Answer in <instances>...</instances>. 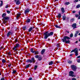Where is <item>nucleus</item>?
<instances>
[{
  "label": "nucleus",
  "instance_id": "obj_1",
  "mask_svg": "<svg viewBox=\"0 0 80 80\" xmlns=\"http://www.w3.org/2000/svg\"><path fill=\"white\" fill-rule=\"evenodd\" d=\"M53 34V32H51L49 33H48V32H46L44 33V38L45 39H47L49 37H50V36H51V35H52Z\"/></svg>",
  "mask_w": 80,
  "mask_h": 80
},
{
  "label": "nucleus",
  "instance_id": "obj_2",
  "mask_svg": "<svg viewBox=\"0 0 80 80\" xmlns=\"http://www.w3.org/2000/svg\"><path fill=\"white\" fill-rule=\"evenodd\" d=\"M70 38L69 37L67 36H64L63 38L62 39V40L63 42H65L66 43H70V40H68L67 41V40H70Z\"/></svg>",
  "mask_w": 80,
  "mask_h": 80
},
{
  "label": "nucleus",
  "instance_id": "obj_3",
  "mask_svg": "<svg viewBox=\"0 0 80 80\" xmlns=\"http://www.w3.org/2000/svg\"><path fill=\"white\" fill-rule=\"evenodd\" d=\"M72 52H74L75 55L76 56H78V50L77 49V48H75L74 49L72 50L71 52V53H72Z\"/></svg>",
  "mask_w": 80,
  "mask_h": 80
},
{
  "label": "nucleus",
  "instance_id": "obj_4",
  "mask_svg": "<svg viewBox=\"0 0 80 80\" xmlns=\"http://www.w3.org/2000/svg\"><path fill=\"white\" fill-rule=\"evenodd\" d=\"M71 68L72 70L73 71H74V72L76 71V70H77V67L75 65H72L71 66Z\"/></svg>",
  "mask_w": 80,
  "mask_h": 80
},
{
  "label": "nucleus",
  "instance_id": "obj_5",
  "mask_svg": "<svg viewBox=\"0 0 80 80\" xmlns=\"http://www.w3.org/2000/svg\"><path fill=\"white\" fill-rule=\"evenodd\" d=\"M19 45H20L19 44H17L16 45V46L12 48L13 50H14V51H17V48L19 47Z\"/></svg>",
  "mask_w": 80,
  "mask_h": 80
},
{
  "label": "nucleus",
  "instance_id": "obj_6",
  "mask_svg": "<svg viewBox=\"0 0 80 80\" xmlns=\"http://www.w3.org/2000/svg\"><path fill=\"white\" fill-rule=\"evenodd\" d=\"M73 74H74V72L72 71H71L69 72V75L70 77H74Z\"/></svg>",
  "mask_w": 80,
  "mask_h": 80
},
{
  "label": "nucleus",
  "instance_id": "obj_7",
  "mask_svg": "<svg viewBox=\"0 0 80 80\" xmlns=\"http://www.w3.org/2000/svg\"><path fill=\"white\" fill-rule=\"evenodd\" d=\"M72 27H73V29H74V28H77V24H76V23L73 24L72 25Z\"/></svg>",
  "mask_w": 80,
  "mask_h": 80
},
{
  "label": "nucleus",
  "instance_id": "obj_8",
  "mask_svg": "<svg viewBox=\"0 0 80 80\" xmlns=\"http://www.w3.org/2000/svg\"><path fill=\"white\" fill-rule=\"evenodd\" d=\"M13 32L11 31H9L7 34V37H9L10 34H12Z\"/></svg>",
  "mask_w": 80,
  "mask_h": 80
},
{
  "label": "nucleus",
  "instance_id": "obj_9",
  "mask_svg": "<svg viewBox=\"0 0 80 80\" xmlns=\"http://www.w3.org/2000/svg\"><path fill=\"white\" fill-rule=\"evenodd\" d=\"M29 12H30V10L28 9H26L25 10V11L24 12V13L25 14H26V13H29Z\"/></svg>",
  "mask_w": 80,
  "mask_h": 80
},
{
  "label": "nucleus",
  "instance_id": "obj_10",
  "mask_svg": "<svg viewBox=\"0 0 80 80\" xmlns=\"http://www.w3.org/2000/svg\"><path fill=\"white\" fill-rule=\"evenodd\" d=\"M45 49H43L42 50L41 52V54L42 55H43L44 53H45Z\"/></svg>",
  "mask_w": 80,
  "mask_h": 80
},
{
  "label": "nucleus",
  "instance_id": "obj_11",
  "mask_svg": "<svg viewBox=\"0 0 80 80\" xmlns=\"http://www.w3.org/2000/svg\"><path fill=\"white\" fill-rule=\"evenodd\" d=\"M61 10L62 13H63L65 12V9H64V8H61Z\"/></svg>",
  "mask_w": 80,
  "mask_h": 80
},
{
  "label": "nucleus",
  "instance_id": "obj_12",
  "mask_svg": "<svg viewBox=\"0 0 80 80\" xmlns=\"http://www.w3.org/2000/svg\"><path fill=\"white\" fill-rule=\"evenodd\" d=\"M26 62H30V63H32V60L29 59H28L27 60H26Z\"/></svg>",
  "mask_w": 80,
  "mask_h": 80
},
{
  "label": "nucleus",
  "instance_id": "obj_13",
  "mask_svg": "<svg viewBox=\"0 0 80 80\" xmlns=\"http://www.w3.org/2000/svg\"><path fill=\"white\" fill-rule=\"evenodd\" d=\"M16 4L17 5H19L20 4V1L19 0H18L16 2Z\"/></svg>",
  "mask_w": 80,
  "mask_h": 80
},
{
  "label": "nucleus",
  "instance_id": "obj_14",
  "mask_svg": "<svg viewBox=\"0 0 80 80\" xmlns=\"http://www.w3.org/2000/svg\"><path fill=\"white\" fill-rule=\"evenodd\" d=\"M33 27H32L30 28H29L28 30V32H31V31H32V30H33Z\"/></svg>",
  "mask_w": 80,
  "mask_h": 80
},
{
  "label": "nucleus",
  "instance_id": "obj_15",
  "mask_svg": "<svg viewBox=\"0 0 80 80\" xmlns=\"http://www.w3.org/2000/svg\"><path fill=\"white\" fill-rule=\"evenodd\" d=\"M20 15H21V14H20V13L17 14V18H19V17H20Z\"/></svg>",
  "mask_w": 80,
  "mask_h": 80
},
{
  "label": "nucleus",
  "instance_id": "obj_16",
  "mask_svg": "<svg viewBox=\"0 0 80 80\" xmlns=\"http://www.w3.org/2000/svg\"><path fill=\"white\" fill-rule=\"evenodd\" d=\"M31 60L32 61V62H34V63H35V59H34V58H32L31 59Z\"/></svg>",
  "mask_w": 80,
  "mask_h": 80
},
{
  "label": "nucleus",
  "instance_id": "obj_17",
  "mask_svg": "<svg viewBox=\"0 0 80 80\" xmlns=\"http://www.w3.org/2000/svg\"><path fill=\"white\" fill-rule=\"evenodd\" d=\"M42 57L40 56H39V58H38V60L39 61H40V60H42Z\"/></svg>",
  "mask_w": 80,
  "mask_h": 80
},
{
  "label": "nucleus",
  "instance_id": "obj_18",
  "mask_svg": "<svg viewBox=\"0 0 80 80\" xmlns=\"http://www.w3.org/2000/svg\"><path fill=\"white\" fill-rule=\"evenodd\" d=\"M58 18H60V17H62V15H61V14H60V13H59L58 15Z\"/></svg>",
  "mask_w": 80,
  "mask_h": 80
},
{
  "label": "nucleus",
  "instance_id": "obj_19",
  "mask_svg": "<svg viewBox=\"0 0 80 80\" xmlns=\"http://www.w3.org/2000/svg\"><path fill=\"white\" fill-rule=\"evenodd\" d=\"M30 22V19H28L26 21V22H27V23H29V22Z\"/></svg>",
  "mask_w": 80,
  "mask_h": 80
},
{
  "label": "nucleus",
  "instance_id": "obj_20",
  "mask_svg": "<svg viewBox=\"0 0 80 80\" xmlns=\"http://www.w3.org/2000/svg\"><path fill=\"white\" fill-rule=\"evenodd\" d=\"M66 17L65 16H62V20H65V19L66 18Z\"/></svg>",
  "mask_w": 80,
  "mask_h": 80
},
{
  "label": "nucleus",
  "instance_id": "obj_21",
  "mask_svg": "<svg viewBox=\"0 0 80 80\" xmlns=\"http://www.w3.org/2000/svg\"><path fill=\"white\" fill-rule=\"evenodd\" d=\"M55 27L56 28H61L60 27L58 26V25H56Z\"/></svg>",
  "mask_w": 80,
  "mask_h": 80
},
{
  "label": "nucleus",
  "instance_id": "obj_22",
  "mask_svg": "<svg viewBox=\"0 0 80 80\" xmlns=\"http://www.w3.org/2000/svg\"><path fill=\"white\" fill-rule=\"evenodd\" d=\"M6 13H4L2 14V17H5L6 16Z\"/></svg>",
  "mask_w": 80,
  "mask_h": 80
},
{
  "label": "nucleus",
  "instance_id": "obj_23",
  "mask_svg": "<svg viewBox=\"0 0 80 80\" xmlns=\"http://www.w3.org/2000/svg\"><path fill=\"white\" fill-rule=\"evenodd\" d=\"M53 64V61H51L49 62V65H52Z\"/></svg>",
  "mask_w": 80,
  "mask_h": 80
},
{
  "label": "nucleus",
  "instance_id": "obj_24",
  "mask_svg": "<svg viewBox=\"0 0 80 80\" xmlns=\"http://www.w3.org/2000/svg\"><path fill=\"white\" fill-rule=\"evenodd\" d=\"M30 65V64H28L26 66V68H28V67H29Z\"/></svg>",
  "mask_w": 80,
  "mask_h": 80
},
{
  "label": "nucleus",
  "instance_id": "obj_25",
  "mask_svg": "<svg viewBox=\"0 0 80 80\" xmlns=\"http://www.w3.org/2000/svg\"><path fill=\"white\" fill-rule=\"evenodd\" d=\"M31 52L32 53H34L35 52V51H33V50L32 48L31 49Z\"/></svg>",
  "mask_w": 80,
  "mask_h": 80
},
{
  "label": "nucleus",
  "instance_id": "obj_26",
  "mask_svg": "<svg viewBox=\"0 0 80 80\" xmlns=\"http://www.w3.org/2000/svg\"><path fill=\"white\" fill-rule=\"evenodd\" d=\"M34 53L35 55H36V54H38V53H39L38 51H35Z\"/></svg>",
  "mask_w": 80,
  "mask_h": 80
},
{
  "label": "nucleus",
  "instance_id": "obj_27",
  "mask_svg": "<svg viewBox=\"0 0 80 80\" xmlns=\"http://www.w3.org/2000/svg\"><path fill=\"white\" fill-rule=\"evenodd\" d=\"M1 3L0 4V7H2V5H3V1H1Z\"/></svg>",
  "mask_w": 80,
  "mask_h": 80
},
{
  "label": "nucleus",
  "instance_id": "obj_28",
  "mask_svg": "<svg viewBox=\"0 0 80 80\" xmlns=\"http://www.w3.org/2000/svg\"><path fill=\"white\" fill-rule=\"evenodd\" d=\"M76 7L77 8H80V4H78L77 6Z\"/></svg>",
  "mask_w": 80,
  "mask_h": 80
},
{
  "label": "nucleus",
  "instance_id": "obj_29",
  "mask_svg": "<svg viewBox=\"0 0 80 80\" xmlns=\"http://www.w3.org/2000/svg\"><path fill=\"white\" fill-rule=\"evenodd\" d=\"M72 61H68V63L69 64H70L72 63Z\"/></svg>",
  "mask_w": 80,
  "mask_h": 80
},
{
  "label": "nucleus",
  "instance_id": "obj_30",
  "mask_svg": "<svg viewBox=\"0 0 80 80\" xmlns=\"http://www.w3.org/2000/svg\"><path fill=\"white\" fill-rule=\"evenodd\" d=\"M26 27L25 26L23 27H22V29L23 30H25V29H26Z\"/></svg>",
  "mask_w": 80,
  "mask_h": 80
},
{
  "label": "nucleus",
  "instance_id": "obj_31",
  "mask_svg": "<svg viewBox=\"0 0 80 80\" xmlns=\"http://www.w3.org/2000/svg\"><path fill=\"white\" fill-rule=\"evenodd\" d=\"M74 20H75V19L73 18H72L71 19L70 21L71 22H73Z\"/></svg>",
  "mask_w": 80,
  "mask_h": 80
},
{
  "label": "nucleus",
  "instance_id": "obj_32",
  "mask_svg": "<svg viewBox=\"0 0 80 80\" xmlns=\"http://www.w3.org/2000/svg\"><path fill=\"white\" fill-rule=\"evenodd\" d=\"M40 56H39L38 55H37L35 56V57L36 58H39V57Z\"/></svg>",
  "mask_w": 80,
  "mask_h": 80
},
{
  "label": "nucleus",
  "instance_id": "obj_33",
  "mask_svg": "<svg viewBox=\"0 0 80 80\" xmlns=\"http://www.w3.org/2000/svg\"><path fill=\"white\" fill-rule=\"evenodd\" d=\"M4 18L5 19L7 20L8 19V17H5Z\"/></svg>",
  "mask_w": 80,
  "mask_h": 80
},
{
  "label": "nucleus",
  "instance_id": "obj_34",
  "mask_svg": "<svg viewBox=\"0 0 80 80\" xmlns=\"http://www.w3.org/2000/svg\"><path fill=\"white\" fill-rule=\"evenodd\" d=\"M38 67V66H37V65H36L34 67V70H36V69H37V67Z\"/></svg>",
  "mask_w": 80,
  "mask_h": 80
},
{
  "label": "nucleus",
  "instance_id": "obj_35",
  "mask_svg": "<svg viewBox=\"0 0 80 80\" xmlns=\"http://www.w3.org/2000/svg\"><path fill=\"white\" fill-rule=\"evenodd\" d=\"M73 33L71 34L70 35V37L71 38H72V37H73Z\"/></svg>",
  "mask_w": 80,
  "mask_h": 80
},
{
  "label": "nucleus",
  "instance_id": "obj_36",
  "mask_svg": "<svg viewBox=\"0 0 80 80\" xmlns=\"http://www.w3.org/2000/svg\"><path fill=\"white\" fill-rule=\"evenodd\" d=\"M16 72L17 71H16V70H14L12 72V73H13V74H14V73H16Z\"/></svg>",
  "mask_w": 80,
  "mask_h": 80
},
{
  "label": "nucleus",
  "instance_id": "obj_37",
  "mask_svg": "<svg viewBox=\"0 0 80 80\" xmlns=\"http://www.w3.org/2000/svg\"><path fill=\"white\" fill-rule=\"evenodd\" d=\"M7 12L9 14L10 13V11L8 10L7 11Z\"/></svg>",
  "mask_w": 80,
  "mask_h": 80
},
{
  "label": "nucleus",
  "instance_id": "obj_38",
  "mask_svg": "<svg viewBox=\"0 0 80 80\" xmlns=\"http://www.w3.org/2000/svg\"><path fill=\"white\" fill-rule=\"evenodd\" d=\"M2 61L3 63H5V60L4 59H3Z\"/></svg>",
  "mask_w": 80,
  "mask_h": 80
},
{
  "label": "nucleus",
  "instance_id": "obj_39",
  "mask_svg": "<svg viewBox=\"0 0 80 80\" xmlns=\"http://www.w3.org/2000/svg\"><path fill=\"white\" fill-rule=\"evenodd\" d=\"M77 62H78V63H80V58L78 59Z\"/></svg>",
  "mask_w": 80,
  "mask_h": 80
},
{
  "label": "nucleus",
  "instance_id": "obj_40",
  "mask_svg": "<svg viewBox=\"0 0 80 80\" xmlns=\"http://www.w3.org/2000/svg\"><path fill=\"white\" fill-rule=\"evenodd\" d=\"M78 2V0H74V3H75L76 2Z\"/></svg>",
  "mask_w": 80,
  "mask_h": 80
},
{
  "label": "nucleus",
  "instance_id": "obj_41",
  "mask_svg": "<svg viewBox=\"0 0 80 80\" xmlns=\"http://www.w3.org/2000/svg\"><path fill=\"white\" fill-rule=\"evenodd\" d=\"M65 3L66 5H69L70 4V3L68 2H67Z\"/></svg>",
  "mask_w": 80,
  "mask_h": 80
},
{
  "label": "nucleus",
  "instance_id": "obj_42",
  "mask_svg": "<svg viewBox=\"0 0 80 80\" xmlns=\"http://www.w3.org/2000/svg\"><path fill=\"white\" fill-rule=\"evenodd\" d=\"M77 35H78V34H77V33H75V35H74V37H77Z\"/></svg>",
  "mask_w": 80,
  "mask_h": 80
},
{
  "label": "nucleus",
  "instance_id": "obj_43",
  "mask_svg": "<svg viewBox=\"0 0 80 80\" xmlns=\"http://www.w3.org/2000/svg\"><path fill=\"white\" fill-rule=\"evenodd\" d=\"M79 16V15L78 14H76L75 15V17H78Z\"/></svg>",
  "mask_w": 80,
  "mask_h": 80
},
{
  "label": "nucleus",
  "instance_id": "obj_44",
  "mask_svg": "<svg viewBox=\"0 0 80 80\" xmlns=\"http://www.w3.org/2000/svg\"><path fill=\"white\" fill-rule=\"evenodd\" d=\"M32 78H29L28 80H32Z\"/></svg>",
  "mask_w": 80,
  "mask_h": 80
},
{
  "label": "nucleus",
  "instance_id": "obj_45",
  "mask_svg": "<svg viewBox=\"0 0 80 80\" xmlns=\"http://www.w3.org/2000/svg\"><path fill=\"white\" fill-rule=\"evenodd\" d=\"M76 34H77L78 35V33H79V31H76Z\"/></svg>",
  "mask_w": 80,
  "mask_h": 80
},
{
  "label": "nucleus",
  "instance_id": "obj_46",
  "mask_svg": "<svg viewBox=\"0 0 80 80\" xmlns=\"http://www.w3.org/2000/svg\"><path fill=\"white\" fill-rule=\"evenodd\" d=\"M8 5H6V8H8Z\"/></svg>",
  "mask_w": 80,
  "mask_h": 80
},
{
  "label": "nucleus",
  "instance_id": "obj_47",
  "mask_svg": "<svg viewBox=\"0 0 80 80\" xmlns=\"http://www.w3.org/2000/svg\"><path fill=\"white\" fill-rule=\"evenodd\" d=\"M11 65H12V64H10L9 65H8V66L9 67H11Z\"/></svg>",
  "mask_w": 80,
  "mask_h": 80
},
{
  "label": "nucleus",
  "instance_id": "obj_48",
  "mask_svg": "<svg viewBox=\"0 0 80 80\" xmlns=\"http://www.w3.org/2000/svg\"><path fill=\"white\" fill-rule=\"evenodd\" d=\"M8 55H9V56H10V55H11V53H10V52H9L8 53Z\"/></svg>",
  "mask_w": 80,
  "mask_h": 80
},
{
  "label": "nucleus",
  "instance_id": "obj_49",
  "mask_svg": "<svg viewBox=\"0 0 80 80\" xmlns=\"http://www.w3.org/2000/svg\"><path fill=\"white\" fill-rule=\"evenodd\" d=\"M72 80H77L76 78H72Z\"/></svg>",
  "mask_w": 80,
  "mask_h": 80
},
{
  "label": "nucleus",
  "instance_id": "obj_50",
  "mask_svg": "<svg viewBox=\"0 0 80 80\" xmlns=\"http://www.w3.org/2000/svg\"><path fill=\"white\" fill-rule=\"evenodd\" d=\"M75 12H76V11H72V13H75Z\"/></svg>",
  "mask_w": 80,
  "mask_h": 80
},
{
  "label": "nucleus",
  "instance_id": "obj_51",
  "mask_svg": "<svg viewBox=\"0 0 80 80\" xmlns=\"http://www.w3.org/2000/svg\"><path fill=\"white\" fill-rule=\"evenodd\" d=\"M66 32H67V33H69V31H66Z\"/></svg>",
  "mask_w": 80,
  "mask_h": 80
},
{
  "label": "nucleus",
  "instance_id": "obj_52",
  "mask_svg": "<svg viewBox=\"0 0 80 80\" xmlns=\"http://www.w3.org/2000/svg\"><path fill=\"white\" fill-rule=\"evenodd\" d=\"M1 80H5V79H4L3 78H2L1 79Z\"/></svg>",
  "mask_w": 80,
  "mask_h": 80
},
{
  "label": "nucleus",
  "instance_id": "obj_53",
  "mask_svg": "<svg viewBox=\"0 0 80 80\" xmlns=\"http://www.w3.org/2000/svg\"><path fill=\"white\" fill-rule=\"evenodd\" d=\"M77 58H80V56H78L77 57Z\"/></svg>",
  "mask_w": 80,
  "mask_h": 80
},
{
  "label": "nucleus",
  "instance_id": "obj_54",
  "mask_svg": "<svg viewBox=\"0 0 80 80\" xmlns=\"http://www.w3.org/2000/svg\"><path fill=\"white\" fill-rule=\"evenodd\" d=\"M7 23V21H5L3 22V23Z\"/></svg>",
  "mask_w": 80,
  "mask_h": 80
},
{
  "label": "nucleus",
  "instance_id": "obj_55",
  "mask_svg": "<svg viewBox=\"0 0 80 80\" xmlns=\"http://www.w3.org/2000/svg\"><path fill=\"white\" fill-rule=\"evenodd\" d=\"M2 48H3V47H1V48H0V50H1V49H2Z\"/></svg>",
  "mask_w": 80,
  "mask_h": 80
},
{
  "label": "nucleus",
  "instance_id": "obj_56",
  "mask_svg": "<svg viewBox=\"0 0 80 80\" xmlns=\"http://www.w3.org/2000/svg\"><path fill=\"white\" fill-rule=\"evenodd\" d=\"M73 55V54H71L70 55V56H72V55Z\"/></svg>",
  "mask_w": 80,
  "mask_h": 80
},
{
  "label": "nucleus",
  "instance_id": "obj_57",
  "mask_svg": "<svg viewBox=\"0 0 80 80\" xmlns=\"http://www.w3.org/2000/svg\"><path fill=\"white\" fill-rule=\"evenodd\" d=\"M78 19H80V16H79L78 17Z\"/></svg>",
  "mask_w": 80,
  "mask_h": 80
},
{
  "label": "nucleus",
  "instance_id": "obj_58",
  "mask_svg": "<svg viewBox=\"0 0 80 80\" xmlns=\"http://www.w3.org/2000/svg\"><path fill=\"white\" fill-rule=\"evenodd\" d=\"M78 14L79 15H80V11H79L78 12Z\"/></svg>",
  "mask_w": 80,
  "mask_h": 80
},
{
  "label": "nucleus",
  "instance_id": "obj_59",
  "mask_svg": "<svg viewBox=\"0 0 80 80\" xmlns=\"http://www.w3.org/2000/svg\"><path fill=\"white\" fill-rule=\"evenodd\" d=\"M75 43H78V41H76Z\"/></svg>",
  "mask_w": 80,
  "mask_h": 80
},
{
  "label": "nucleus",
  "instance_id": "obj_60",
  "mask_svg": "<svg viewBox=\"0 0 80 80\" xmlns=\"http://www.w3.org/2000/svg\"><path fill=\"white\" fill-rule=\"evenodd\" d=\"M57 47H58V48H59V44H58V45L57 46Z\"/></svg>",
  "mask_w": 80,
  "mask_h": 80
},
{
  "label": "nucleus",
  "instance_id": "obj_61",
  "mask_svg": "<svg viewBox=\"0 0 80 80\" xmlns=\"http://www.w3.org/2000/svg\"><path fill=\"white\" fill-rule=\"evenodd\" d=\"M57 63H60V62H57Z\"/></svg>",
  "mask_w": 80,
  "mask_h": 80
},
{
  "label": "nucleus",
  "instance_id": "obj_62",
  "mask_svg": "<svg viewBox=\"0 0 80 80\" xmlns=\"http://www.w3.org/2000/svg\"><path fill=\"white\" fill-rule=\"evenodd\" d=\"M17 0H15L14 2H17Z\"/></svg>",
  "mask_w": 80,
  "mask_h": 80
},
{
  "label": "nucleus",
  "instance_id": "obj_63",
  "mask_svg": "<svg viewBox=\"0 0 80 80\" xmlns=\"http://www.w3.org/2000/svg\"><path fill=\"white\" fill-rule=\"evenodd\" d=\"M78 35H80V33H79Z\"/></svg>",
  "mask_w": 80,
  "mask_h": 80
},
{
  "label": "nucleus",
  "instance_id": "obj_64",
  "mask_svg": "<svg viewBox=\"0 0 80 80\" xmlns=\"http://www.w3.org/2000/svg\"><path fill=\"white\" fill-rule=\"evenodd\" d=\"M58 0H55V1H58Z\"/></svg>",
  "mask_w": 80,
  "mask_h": 80
}]
</instances>
